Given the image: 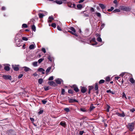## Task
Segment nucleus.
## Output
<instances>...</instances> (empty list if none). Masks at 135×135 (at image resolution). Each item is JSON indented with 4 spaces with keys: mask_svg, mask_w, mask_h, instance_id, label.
<instances>
[{
    "mask_svg": "<svg viewBox=\"0 0 135 135\" xmlns=\"http://www.w3.org/2000/svg\"><path fill=\"white\" fill-rule=\"evenodd\" d=\"M26 46V45L25 44H24L23 45V46L22 47V48L23 49H24L25 48V46Z\"/></svg>",
    "mask_w": 135,
    "mask_h": 135,
    "instance_id": "62",
    "label": "nucleus"
},
{
    "mask_svg": "<svg viewBox=\"0 0 135 135\" xmlns=\"http://www.w3.org/2000/svg\"><path fill=\"white\" fill-rule=\"evenodd\" d=\"M24 68V70L25 71H27L30 70V69L26 67H24L23 68Z\"/></svg>",
    "mask_w": 135,
    "mask_h": 135,
    "instance_id": "21",
    "label": "nucleus"
},
{
    "mask_svg": "<svg viewBox=\"0 0 135 135\" xmlns=\"http://www.w3.org/2000/svg\"><path fill=\"white\" fill-rule=\"evenodd\" d=\"M90 44L92 45H95L97 44V43L95 41V38H93L90 41Z\"/></svg>",
    "mask_w": 135,
    "mask_h": 135,
    "instance_id": "3",
    "label": "nucleus"
},
{
    "mask_svg": "<svg viewBox=\"0 0 135 135\" xmlns=\"http://www.w3.org/2000/svg\"><path fill=\"white\" fill-rule=\"evenodd\" d=\"M74 90L76 92H78L79 91V90L78 88L76 86H75L74 88Z\"/></svg>",
    "mask_w": 135,
    "mask_h": 135,
    "instance_id": "28",
    "label": "nucleus"
},
{
    "mask_svg": "<svg viewBox=\"0 0 135 135\" xmlns=\"http://www.w3.org/2000/svg\"><path fill=\"white\" fill-rule=\"evenodd\" d=\"M93 88V87L92 86H89V91H90Z\"/></svg>",
    "mask_w": 135,
    "mask_h": 135,
    "instance_id": "41",
    "label": "nucleus"
},
{
    "mask_svg": "<svg viewBox=\"0 0 135 135\" xmlns=\"http://www.w3.org/2000/svg\"><path fill=\"white\" fill-rule=\"evenodd\" d=\"M43 112L44 111L43 110H40L38 112V113L39 114H41L43 113Z\"/></svg>",
    "mask_w": 135,
    "mask_h": 135,
    "instance_id": "45",
    "label": "nucleus"
},
{
    "mask_svg": "<svg viewBox=\"0 0 135 135\" xmlns=\"http://www.w3.org/2000/svg\"><path fill=\"white\" fill-rule=\"evenodd\" d=\"M122 94H123V95H122V98H125L126 99H127V98H126V96L124 93V92H123V93H122Z\"/></svg>",
    "mask_w": 135,
    "mask_h": 135,
    "instance_id": "32",
    "label": "nucleus"
},
{
    "mask_svg": "<svg viewBox=\"0 0 135 135\" xmlns=\"http://www.w3.org/2000/svg\"><path fill=\"white\" fill-rule=\"evenodd\" d=\"M54 19L52 17H50L49 18L48 22H51Z\"/></svg>",
    "mask_w": 135,
    "mask_h": 135,
    "instance_id": "18",
    "label": "nucleus"
},
{
    "mask_svg": "<svg viewBox=\"0 0 135 135\" xmlns=\"http://www.w3.org/2000/svg\"><path fill=\"white\" fill-rule=\"evenodd\" d=\"M114 9V8L113 7H111L110 9H108V12H110L112 11Z\"/></svg>",
    "mask_w": 135,
    "mask_h": 135,
    "instance_id": "38",
    "label": "nucleus"
},
{
    "mask_svg": "<svg viewBox=\"0 0 135 135\" xmlns=\"http://www.w3.org/2000/svg\"><path fill=\"white\" fill-rule=\"evenodd\" d=\"M35 44L34 43L33 44H31L29 46V48L30 50H32L35 47Z\"/></svg>",
    "mask_w": 135,
    "mask_h": 135,
    "instance_id": "9",
    "label": "nucleus"
},
{
    "mask_svg": "<svg viewBox=\"0 0 135 135\" xmlns=\"http://www.w3.org/2000/svg\"><path fill=\"white\" fill-rule=\"evenodd\" d=\"M77 7L78 9H81L83 7V6L81 4H79L77 5Z\"/></svg>",
    "mask_w": 135,
    "mask_h": 135,
    "instance_id": "19",
    "label": "nucleus"
},
{
    "mask_svg": "<svg viewBox=\"0 0 135 135\" xmlns=\"http://www.w3.org/2000/svg\"><path fill=\"white\" fill-rule=\"evenodd\" d=\"M90 10L91 12H94V9L93 7L91 8Z\"/></svg>",
    "mask_w": 135,
    "mask_h": 135,
    "instance_id": "51",
    "label": "nucleus"
},
{
    "mask_svg": "<svg viewBox=\"0 0 135 135\" xmlns=\"http://www.w3.org/2000/svg\"><path fill=\"white\" fill-rule=\"evenodd\" d=\"M110 108V107L109 106V105L108 106V107H107V112H109V109Z\"/></svg>",
    "mask_w": 135,
    "mask_h": 135,
    "instance_id": "52",
    "label": "nucleus"
},
{
    "mask_svg": "<svg viewBox=\"0 0 135 135\" xmlns=\"http://www.w3.org/2000/svg\"><path fill=\"white\" fill-rule=\"evenodd\" d=\"M60 125L62 126L65 127L66 126V124L64 121H61L60 123Z\"/></svg>",
    "mask_w": 135,
    "mask_h": 135,
    "instance_id": "10",
    "label": "nucleus"
},
{
    "mask_svg": "<svg viewBox=\"0 0 135 135\" xmlns=\"http://www.w3.org/2000/svg\"><path fill=\"white\" fill-rule=\"evenodd\" d=\"M116 114L118 116L120 117H124L125 116V115L123 113H122L121 114L120 113L118 112H116Z\"/></svg>",
    "mask_w": 135,
    "mask_h": 135,
    "instance_id": "8",
    "label": "nucleus"
},
{
    "mask_svg": "<svg viewBox=\"0 0 135 135\" xmlns=\"http://www.w3.org/2000/svg\"><path fill=\"white\" fill-rule=\"evenodd\" d=\"M51 26L54 27V28H55L56 27V25L55 23H52L51 25Z\"/></svg>",
    "mask_w": 135,
    "mask_h": 135,
    "instance_id": "37",
    "label": "nucleus"
},
{
    "mask_svg": "<svg viewBox=\"0 0 135 135\" xmlns=\"http://www.w3.org/2000/svg\"><path fill=\"white\" fill-rule=\"evenodd\" d=\"M44 89L45 91H47L49 90V87L48 86H45L44 87Z\"/></svg>",
    "mask_w": 135,
    "mask_h": 135,
    "instance_id": "44",
    "label": "nucleus"
},
{
    "mask_svg": "<svg viewBox=\"0 0 135 135\" xmlns=\"http://www.w3.org/2000/svg\"><path fill=\"white\" fill-rule=\"evenodd\" d=\"M30 119L32 121H34V119L33 118H30Z\"/></svg>",
    "mask_w": 135,
    "mask_h": 135,
    "instance_id": "63",
    "label": "nucleus"
},
{
    "mask_svg": "<svg viewBox=\"0 0 135 135\" xmlns=\"http://www.w3.org/2000/svg\"><path fill=\"white\" fill-rule=\"evenodd\" d=\"M40 18H42L44 16V15L41 13H40L38 14Z\"/></svg>",
    "mask_w": 135,
    "mask_h": 135,
    "instance_id": "29",
    "label": "nucleus"
},
{
    "mask_svg": "<svg viewBox=\"0 0 135 135\" xmlns=\"http://www.w3.org/2000/svg\"><path fill=\"white\" fill-rule=\"evenodd\" d=\"M80 110L83 112H86V110L84 108H81L80 109Z\"/></svg>",
    "mask_w": 135,
    "mask_h": 135,
    "instance_id": "40",
    "label": "nucleus"
},
{
    "mask_svg": "<svg viewBox=\"0 0 135 135\" xmlns=\"http://www.w3.org/2000/svg\"><path fill=\"white\" fill-rule=\"evenodd\" d=\"M6 9V8L5 7L3 6L1 8V10L2 11Z\"/></svg>",
    "mask_w": 135,
    "mask_h": 135,
    "instance_id": "57",
    "label": "nucleus"
},
{
    "mask_svg": "<svg viewBox=\"0 0 135 135\" xmlns=\"http://www.w3.org/2000/svg\"><path fill=\"white\" fill-rule=\"evenodd\" d=\"M13 68L14 70L16 71H17L19 70V68L18 66H13Z\"/></svg>",
    "mask_w": 135,
    "mask_h": 135,
    "instance_id": "14",
    "label": "nucleus"
},
{
    "mask_svg": "<svg viewBox=\"0 0 135 135\" xmlns=\"http://www.w3.org/2000/svg\"><path fill=\"white\" fill-rule=\"evenodd\" d=\"M87 90V88L84 87H82L81 89V91L83 93H85Z\"/></svg>",
    "mask_w": 135,
    "mask_h": 135,
    "instance_id": "7",
    "label": "nucleus"
},
{
    "mask_svg": "<svg viewBox=\"0 0 135 135\" xmlns=\"http://www.w3.org/2000/svg\"><path fill=\"white\" fill-rule=\"evenodd\" d=\"M120 12V10L119 9H115L114 11L113 12Z\"/></svg>",
    "mask_w": 135,
    "mask_h": 135,
    "instance_id": "42",
    "label": "nucleus"
},
{
    "mask_svg": "<svg viewBox=\"0 0 135 135\" xmlns=\"http://www.w3.org/2000/svg\"><path fill=\"white\" fill-rule=\"evenodd\" d=\"M106 82H109L111 80L110 77L109 76H107L105 78Z\"/></svg>",
    "mask_w": 135,
    "mask_h": 135,
    "instance_id": "15",
    "label": "nucleus"
},
{
    "mask_svg": "<svg viewBox=\"0 0 135 135\" xmlns=\"http://www.w3.org/2000/svg\"><path fill=\"white\" fill-rule=\"evenodd\" d=\"M107 93H111V94H114L115 93L114 92H113V91H111L110 90H107Z\"/></svg>",
    "mask_w": 135,
    "mask_h": 135,
    "instance_id": "25",
    "label": "nucleus"
},
{
    "mask_svg": "<svg viewBox=\"0 0 135 135\" xmlns=\"http://www.w3.org/2000/svg\"><path fill=\"white\" fill-rule=\"evenodd\" d=\"M23 76V74H20L19 75L18 78L20 79V78H22V76Z\"/></svg>",
    "mask_w": 135,
    "mask_h": 135,
    "instance_id": "55",
    "label": "nucleus"
},
{
    "mask_svg": "<svg viewBox=\"0 0 135 135\" xmlns=\"http://www.w3.org/2000/svg\"><path fill=\"white\" fill-rule=\"evenodd\" d=\"M64 110L67 112H69L70 111L69 109L68 108H65L64 109Z\"/></svg>",
    "mask_w": 135,
    "mask_h": 135,
    "instance_id": "33",
    "label": "nucleus"
},
{
    "mask_svg": "<svg viewBox=\"0 0 135 135\" xmlns=\"http://www.w3.org/2000/svg\"><path fill=\"white\" fill-rule=\"evenodd\" d=\"M105 82V80H101L99 82V84H101L104 83Z\"/></svg>",
    "mask_w": 135,
    "mask_h": 135,
    "instance_id": "34",
    "label": "nucleus"
},
{
    "mask_svg": "<svg viewBox=\"0 0 135 135\" xmlns=\"http://www.w3.org/2000/svg\"><path fill=\"white\" fill-rule=\"evenodd\" d=\"M3 78L5 79H11V76L9 75H4L3 76Z\"/></svg>",
    "mask_w": 135,
    "mask_h": 135,
    "instance_id": "6",
    "label": "nucleus"
},
{
    "mask_svg": "<svg viewBox=\"0 0 135 135\" xmlns=\"http://www.w3.org/2000/svg\"><path fill=\"white\" fill-rule=\"evenodd\" d=\"M38 70L39 71L41 72H42V74H45V73L44 72L45 70L43 69L42 68H40L38 69Z\"/></svg>",
    "mask_w": 135,
    "mask_h": 135,
    "instance_id": "12",
    "label": "nucleus"
},
{
    "mask_svg": "<svg viewBox=\"0 0 135 135\" xmlns=\"http://www.w3.org/2000/svg\"><path fill=\"white\" fill-rule=\"evenodd\" d=\"M70 29L71 31L72 34L76 36H78L75 33V30L73 27H71L70 28Z\"/></svg>",
    "mask_w": 135,
    "mask_h": 135,
    "instance_id": "4",
    "label": "nucleus"
},
{
    "mask_svg": "<svg viewBox=\"0 0 135 135\" xmlns=\"http://www.w3.org/2000/svg\"><path fill=\"white\" fill-rule=\"evenodd\" d=\"M44 60V59L41 58L40 59L38 60V62L39 64H40Z\"/></svg>",
    "mask_w": 135,
    "mask_h": 135,
    "instance_id": "35",
    "label": "nucleus"
},
{
    "mask_svg": "<svg viewBox=\"0 0 135 135\" xmlns=\"http://www.w3.org/2000/svg\"><path fill=\"white\" fill-rule=\"evenodd\" d=\"M117 0H114V1H113V3H115V4H116L117 3Z\"/></svg>",
    "mask_w": 135,
    "mask_h": 135,
    "instance_id": "61",
    "label": "nucleus"
},
{
    "mask_svg": "<svg viewBox=\"0 0 135 135\" xmlns=\"http://www.w3.org/2000/svg\"><path fill=\"white\" fill-rule=\"evenodd\" d=\"M22 39L24 41H27L28 40V39L27 38L25 37H23L22 38Z\"/></svg>",
    "mask_w": 135,
    "mask_h": 135,
    "instance_id": "39",
    "label": "nucleus"
},
{
    "mask_svg": "<svg viewBox=\"0 0 135 135\" xmlns=\"http://www.w3.org/2000/svg\"><path fill=\"white\" fill-rule=\"evenodd\" d=\"M53 79V77L52 76H50L49 77V80H52Z\"/></svg>",
    "mask_w": 135,
    "mask_h": 135,
    "instance_id": "48",
    "label": "nucleus"
},
{
    "mask_svg": "<svg viewBox=\"0 0 135 135\" xmlns=\"http://www.w3.org/2000/svg\"><path fill=\"white\" fill-rule=\"evenodd\" d=\"M57 29L58 30H59V31H61V29L60 27L59 26H57Z\"/></svg>",
    "mask_w": 135,
    "mask_h": 135,
    "instance_id": "50",
    "label": "nucleus"
},
{
    "mask_svg": "<svg viewBox=\"0 0 135 135\" xmlns=\"http://www.w3.org/2000/svg\"><path fill=\"white\" fill-rule=\"evenodd\" d=\"M96 14L97 15V16L99 17H100L101 16L100 13H98V12L96 13Z\"/></svg>",
    "mask_w": 135,
    "mask_h": 135,
    "instance_id": "46",
    "label": "nucleus"
},
{
    "mask_svg": "<svg viewBox=\"0 0 135 135\" xmlns=\"http://www.w3.org/2000/svg\"><path fill=\"white\" fill-rule=\"evenodd\" d=\"M37 62L35 61L32 63V64L34 66H37Z\"/></svg>",
    "mask_w": 135,
    "mask_h": 135,
    "instance_id": "27",
    "label": "nucleus"
},
{
    "mask_svg": "<svg viewBox=\"0 0 135 135\" xmlns=\"http://www.w3.org/2000/svg\"><path fill=\"white\" fill-rule=\"evenodd\" d=\"M84 133L83 131H81L79 132V134L81 135H82Z\"/></svg>",
    "mask_w": 135,
    "mask_h": 135,
    "instance_id": "54",
    "label": "nucleus"
},
{
    "mask_svg": "<svg viewBox=\"0 0 135 135\" xmlns=\"http://www.w3.org/2000/svg\"><path fill=\"white\" fill-rule=\"evenodd\" d=\"M119 78V77L117 76L115 77V80H118Z\"/></svg>",
    "mask_w": 135,
    "mask_h": 135,
    "instance_id": "59",
    "label": "nucleus"
},
{
    "mask_svg": "<svg viewBox=\"0 0 135 135\" xmlns=\"http://www.w3.org/2000/svg\"><path fill=\"white\" fill-rule=\"evenodd\" d=\"M134 123H130L127 126L128 128L131 131H132L134 128Z\"/></svg>",
    "mask_w": 135,
    "mask_h": 135,
    "instance_id": "1",
    "label": "nucleus"
},
{
    "mask_svg": "<svg viewBox=\"0 0 135 135\" xmlns=\"http://www.w3.org/2000/svg\"><path fill=\"white\" fill-rule=\"evenodd\" d=\"M48 59L50 60V61H52V58L50 56H49L48 58Z\"/></svg>",
    "mask_w": 135,
    "mask_h": 135,
    "instance_id": "56",
    "label": "nucleus"
},
{
    "mask_svg": "<svg viewBox=\"0 0 135 135\" xmlns=\"http://www.w3.org/2000/svg\"><path fill=\"white\" fill-rule=\"evenodd\" d=\"M120 9L121 10L126 11H129L130 10V9L129 8L123 6H120Z\"/></svg>",
    "mask_w": 135,
    "mask_h": 135,
    "instance_id": "2",
    "label": "nucleus"
},
{
    "mask_svg": "<svg viewBox=\"0 0 135 135\" xmlns=\"http://www.w3.org/2000/svg\"><path fill=\"white\" fill-rule=\"evenodd\" d=\"M125 73H123L122 74H121L120 75L121 76H123V75H124Z\"/></svg>",
    "mask_w": 135,
    "mask_h": 135,
    "instance_id": "64",
    "label": "nucleus"
},
{
    "mask_svg": "<svg viewBox=\"0 0 135 135\" xmlns=\"http://www.w3.org/2000/svg\"><path fill=\"white\" fill-rule=\"evenodd\" d=\"M48 84L51 86H55V84L54 82L52 81H49L48 82Z\"/></svg>",
    "mask_w": 135,
    "mask_h": 135,
    "instance_id": "11",
    "label": "nucleus"
},
{
    "mask_svg": "<svg viewBox=\"0 0 135 135\" xmlns=\"http://www.w3.org/2000/svg\"><path fill=\"white\" fill-rule=\"evenodd\" d=\"M51 69V67H49L46 70V74L47 75L48 73L49 72L50 69Z\"/></svg>",
    "mask_w": 135,
    "mask_h": 135,
    "instance_id": "20",
    "label": "nucleus"
},
{
    "mask_svg": "<svg viewBox=\"0 0 135 135\" xmlns=\"http://www.w3.org/2000/svg\"><path fill=\"white\" fill-rule=\"evenodd\" d=\"M56 83L58 84H60L61 83V80L59 79H58L56 80Z\"/></svg>",
    "mask_w": 135,
    "mask_h": 135,
    "instance_id": "22",
    "label": "nucleus"
},
{
    "mask_svg": "<svg viewBox=\"0 0 135 135\" xmlns=\"http://www.w3.org/2000/svg\"><path fill=\"white\" fill-rule=\"evenodd\" d=\"M98 84L97 83H96L95 84V90H97L98 89Z\"/></svg>",
    "mask_w": 135,
    "mask_h": 135,
    "instance_id": "30",
    "label": "nucleus"
},
{
    "mask_svg": "<svg viewBox=\"0 0 135 135\" xmlns=\"http://www.w3.org/2000/svg\"><path fill=\"white\" fill-rule=\"evenodd\" d=\"M84 0H80L79 2V3H81L83 2Z\"/></svg>",
    "mask_w": 135,
    "mask_h": 135,
    "instance_id": "60",
    "label": "nucleus"
},
{
    "mask_svg": "<svg viewBox=\"0 0 135 135\" xmlns=\"http://www.w3.org/2000/svg\"><path fill=\"white\" fill-rule=\"evenodd\" d=\"M129 81L132 83H135V80L133 78H131L129 79Z\"/></svg>",
    "mask_w": 135,
    "mask_h": 135,
    "instance_id": "17",
    "label": "nucleus"
},
{
    "mask_svg": "<svg viewBox=\"0 0 135 135\" xmlns=\"http://www.w3.org/2000/svg\"><path fill=\"white\" fill-rule=\"evenodd\" d=\"M65 91L64 89H62V91H61L62 94V95L64 94L65 93Z\"/></svg>",
    "mask_w": 135,
    "mask_h": 135,
    "instance_id": "47",
    "label": "nucleus"
},
{
    "mask_svg": "<svg viewBox=\"0 0 135 135\" xmlns=\"http://www.w3.org/2000/svg\"><path fill=\"white\" fill-rule=\"evenodd\" d=\"M47 102V101L45 100H43L42 101V103L43 104H46Z\"/></svg>",
    "mask_w": 135,
    "mask_h": 135,
    "instance_id": "43",
    "label": "nucleus"
},
{
    "mask_svg": "<svg viewBox=\"0 0 135 135\" xmlns=\"http://www.w3.org/2000/svg\"><path fill=\"white\" fill-rule=\"evenodd\" d=\"M68 92L69 93H70V94H72L73 93V91L71 90H68Z\"/></svg>",
    "mask_w": 135,
    "mask_h": 135,
    "instance_id": "49",
    "label": "nucleus"
},
{
    "mask_svg": "<svg viewBox=\"0 0 135 135\" xmlns=\"http://www.w3.org/2000/svg\"><path fill=\"white\" fill-rule=\"evenodd\" d=\"M28 27V26L26 24H23L22 26V28H27Z\"/></svg>",
    "mask_w": 135,
    "mask_h": 135,
    "instance_id": "31",
    "label": "nucleus"
},
{
    "mask_svg": "<svg viewBox=\"0 0 135 135\" xmlns=\"http://www.w3.org/2000/svg\"><path fill=\"white\" fill-rule=\"evenodd\" d=\"M43 80L42 78L38 80V83L40 84H41L43 82Z\"/></svg>",
    "mask_w": 135,
    "mask_h": 135,
    "instance_id": "23",
    "label": "nucleus"
},
{
    "mask_svg": "<svg viewBox=\"0 0 135 135\" xmlns=\"http://www.w3.org/2000/svg\"><path fill=\"white\" fill-rule=\"evenodd\" d=\"M67 4L69 7H75V4L72 3L70 2H67Z\"/></svg>",
    "mask_w": 135,
    "mask_h": 135,
    "instance_id": "5",
    "label": "nucleus"
},
{
    "mask_svg": "<svg viewBox=\"0 0 135 135\" xmlns=\"http://www.w3.org/2000/svg\"><path fill=\"white\" fill-rule=\"evenodd\" d=\"M99 5L102 9H104L105 8V6L103 4L100 3L99 4Z\"/></svg>",
    "mask_w": 135,
    "mask_h": 135,
    "instance_id": "13",
    "label": "nucleus"
},
{
    "mask_svg": "<svg viewBox=\"0 0 135 135\" xmlns=\"http://www.w3.org/2000/svg\"><path fill=\"white\" fill-rule=\"evenodd\" d=\"M97 40L99 42H101L102 40L100 37H98L97 38Z\"/></svg>",
    "mask_w": 135,
    "mask_h": 135,
    "instance_id": "36",
    "label": "nucleus"
},
{
    "mask_svg": "<svg viewBox=\"0 0 135 135\" xmlns=\"http://www.w3.org/2000/svg\"><path fill=\"white\" fill-rule=\"evenodd\" d=\"M31 28L32 30L35 31L36 30V27L34 25H33L31 26Z\"/></svg>",
    "mask_w": 135,
    "mask_h": 135,
    "instance_id": "26",
    "label": "nucleus"
},
{
    "mask_svg": "<svg viewBox=\"0 0 135 135\" xmlns=\"http://www.w3.org/2000/svg\"><path fill=\"white\" fill-rule=\"evenodd\" d=\"M95 108V107L93 106V105L92 104H91L90 106V111H91L93 109Z\"/></svg>",
    "mask_w": 135,
    "mask_h": 135,
    "instance_id": "16",
    "label": "nucleus"
},
{
    "mask_svg": "<svg viewBox=\"0 0 135 135\" xmlns=\"http://www.w3.org/2000/svg\"><path fill=\"white\" fill-rule=\"evenodd\" d=\"M42 51L44 52V53H45L46 52V51L45 49L44 48H43L42 49Z\"/></svg>",
    "mask_w": 135,
    "mask_h": 135,
    "instance_id": "53",
    "label": "nucleus"
},
{
    "mask_svg": "<svg viewBox=\"0 0 135 135\" xmlns=\"http://www.w3.org/2000/svg\"><path fill=\"white\" fill-rule=\"evenodd\" d=\"M4 69L6 71H8L10 69V68L9 66H6L4 67Z\"/></svg>",
    "mask_w": 135,
    "mask_h": 135,
    "instance_id": "24",
    "label": "nucleus"
},
{
    "mask_svg": "<svg viewBox=\"0 0 135 135\" xmlns=\"http://www.w3.org/2000/svg\"><path fill=\"white\" fill-rule=\"evenodd\" d=\"M130 111L132 112H133L135 111V110L134 109H131Z\"/></svg>",
    "mask_w": 135,
    "mask_h": 135,
    "instance_id": "58",
    "label": "nucleus"
}]
</instances>
